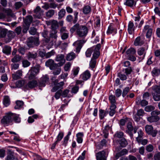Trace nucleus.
<instances>
[{"label":"nucleus","mask_w":160,"mask_h":160,"mask_svg":"<svg viewBox=\"0 0 160 160\" xmlns=\"http://www.w3.org/2000/svg\"><path fill=\"white\" fill-rule=\"evenodd\" d=\"M75 30H77V35L80 37L85 36L88 33V29L84 26L79 25L78 24H76L70 29L71 32H73Z\"/></svg>","instance_id":"1"},{"label":"nucleus","mask_w":160,"mask_h":160,"mask_svg":"<svg viewBox=\"0 0 160 160\" xmlns=\"http://www.w3.org/2000/svg\"><path fill=\"white\" fill-rule=\"evenodd\" d=\"M151 116L147 118L148 121L150 122H156L160 119V118L158 115H160V111L156 110L151 113Z\"/></svg>","instance_id":"2"},{"label":"nucleus","mask_w":160,"mask_h":160,"mask_svg":"<svg viewBox=\"0 0 160 160\" xmlns=\"http://www.w3.org/2000/svg\"><path fill=\"white\" fill-rule=\"evenodd\" d=\"M40 67L39 65H37L31 68L29 71L30 75L28 78L29 79H32L35 78L39 72Z\"/></svg>","instance_id":"3"},{"label":"nucleus","mask_w":160,"mask_h":160,"mask_svg":"<svg viewBox=\"0 0 160 160\" xmlns=\"http://www.w3.org/2000/svg\"><path fill=\"white\" fill-rule=\"evenodd\" d=\"M12 113L9 112L3 117L1 120V123L3 124H8L12 122Z\"/></svg>","instance_id":"4"},{"label":"nucleus","mask_w":160,"mask_h":160,"mask_svg":"<svg viewBox=\"0 0 160 160\" xmlns=\"http://www.w3.org/2000/svg\"><path fill=\"white\" fill-rule=\"evenodd\" d=\"M145 129L148 134L152 135L153 137H155L156 136L158 131L156 129L153 130L152 126L147 125L145 127Z\"/></svg>","instance_id":"5"},{"label":"nucleus","mask_w":160,"mask_h":160,"mask_svg":"<svg viewBox=\"0 0 160 160\" xmlns=\"http://www.w3.org/2000/svg\"><path fill=\"white\" fill-rule=\"evenodd\" d=\"M45 65L49 68L50 70H54L58 66V64L55 63L52 59H49L45 62Z\"/></svg>","instance_id":"6"},{"label":"nucleus","mask_w":160,"mask_h":160,"mask_svg":"<svg viewBox=\"0 0 160 160\" xmlns=\"http://www.w3.org/2000/svg\"><path fill=\"white\" fill-rule=\"evenodd\" d=\"M34 14L33 15L35 18L40 19L42 17V15L43 12V11L41 9V8L39 6H37L33 10Z\"/></svg>","instance_id":"7"},{"label":"nucleus","mask_w":160,"mask_h":160,"mask_svg":"<svg viewBox=\"0 0 160 160\" xmlns=\"http://www.w3.org/2000/svg\"><path fill=\"white\" fill-rule=\"evenodd\" d=\"M55 60L57 62H60L59 63L57 64H58V66H62L65 62L64 55L62 54L57 55Z\"/></svg>","instance_id":"8"},{"label":"nucleus","mask_w":160,"mask_h":160,"mask_svg":"<svg viewBox=\"0 0 160 160\" xmlns=\"http://www.w3.org/2000/svg\"><path fill=\"white\" fill-rule=\"evenodd\" d=\"M85 42L84 40H79L76 41L73 43V45L76 47V50L77 52H79L82 47L83 44Z\"/></svg>","instance_id":"9"},{"label":"nucleus","mask_w":160,"mask_h":160,"mask_svg":"<svg viewBox=\"0 0 160 160\" xmlns=\"http://www.w3.org/2000/svg\"><path fill=\"white\" fill-rule=\"evenodd\" d=\"M101 44H98L94 49V53L92 58L96 59L100 55L99 49L101 48Z\"/></svg>","instance_id":"10"},{"label":"nucleus","mask_w":160,"mask_h":160,"mask_svg":"<svg viewBox=\"0 0 160 160\" xmlns=\"http://www.w3.org/2000/svg\"><path fill=\"white\" fill-rule=\"evenodd\" d=\"M105 152L102 151L96 153V157L97 160H105L106 159L105 156Z\"/></svg>","instance_id":"11"},{"label":"nucleus","mask_w":160,"mask_h":160,"mask_svg":"<svg viewBox=\"0 0 160 160\" xmlns=\"http://www.w3.org/2000/svg\"><path fill=\"white\" fill-rule=\"evenodd\" d=\"M16 35L15 33L12 31H9L7 34V38L6 39V41L7 42H10L12 39L14 38Z\"/></svg>","instance_id":"12"},{"label":"nucleus","mask_w":160,"mask_h":160,"mask_svg":"<svg viewBox=\"0 0 160 160\" xmlns=\"http://www.w3.org/2000/svg\"><path fill=\"white\" fill-rule=\"evenodd\" d=\"M48 76L46 75L43 76L42 78V80L39 82V86L40 87H43L45 86V83L48 82L49 80Z\"/></svg>","instance_id":"13"},{"label":"nucleus","mask_w":160,"mask_h":160,"mask_svg":"<svg viewBox=\"0 0 160 160\" xmlns=\"http://www.w3.org/2000/svg\"><path fill=\"white\" fill-rule=\"evenodd\" d=\"M27 58L30 60L35 59L38 57V54L36 52H29L27 54Z\"/></svg>","instance_id":"14"},{"label":"nucleus","mask_w":160,"mask_h":160,"mask_svg":"<svg viewBox=\"0 0 160 160\" xmlns=\"http://www.w3.org/2000/svg\"><path fill=\"white\" fill-rule=\"evenodd\" d=\"M33 20V18L31 15L27 16L24 19V23L30 25Z\"/></svg>","instance_id":"15"},{"label":"nucleus","mask_w":160,"mask_h":160,"mask_svg":"<svg viewBox=\"0 0 160 160\" xmlns=\"http://www.w3.org/2000/svg\"><path fill=\"white\" fill-rule=\"evenodd\" d=\"M63 136V133L62 132H60L59 133L58 136H57V141L53 144L52 147H51V149H52L54 148L55 146L58 142L60 141L62 138Z\"/></svg>","instance_id":"16"},{"label":"nucleus","mask_w":160,"mask_h":160,"mask_svg":"<svg viewBox=\"0 0 160 160\" xmlns=\"http://www.w3.org/2000/svg\"><path fill=\"white\" fill-rule=\"evenodd\" d=\"M22 75V72L21 70H18L15 74H13V78L15 80H17Z\"/></svg>","instance_id":"17"},{"label":"nucleus","mask_w":160,"mask_h":160,"mask_svg":"<svg viewBox=\"0 0 160 160\" xmlns=\"http://www.w3.org/2000/svg\"><path fill=\"white\" fill-rule=\"evenodd\" d=\"M134 24L133 22L130 21L129 22L128 28V31L129 34H132L134 31V28H133Z\"/></svg>","instance_id":"18"},{"label":"nucleus","mask_w":160,"mask_h":160,"mask_svg":"<svg viewBox=\"0 0 160 160\" xmlns=\"http://www.w3.org/2000/svg\"><path fill=\"white\" fill-rule=\"evenodd\" d=\"M136 3V1L134 0H126L124 4L128 6L132 7L133 5L135 6Z\"/></svg>","instance_id":"19"},{"label":"nucleus","mask_w":160,"mask_h":160,"mask_svg":"<svg viewBox=\"0 0 160 160\" xmlns=\"http://www.w3.org/2000/svg\"><path fill=\"white\" fill-rule=\"evenodd\" d=\"M55 14V10L50 9L45 12V16L47 18H50L52 17Z\"/></svg>","instance_id":"20"},{"label":"nucleus","mask_w":160,"mask_h":160,"mask_svg":"<svg viewBox=\"0 0 160 160\" xmlns=\"http://www.w3.org/2000/svg\"><path fill=\"white\" fill-rule=\"evenodd\" d=\"M75 57V53L73 52H71L67 54L66 59L67 61H70L73 59Z\"/></svg>","instance_id":"21"},{"label":"nucleus","mask_w":160,"mask_h":160,"mask_svg":"<svg viewBox=\"0 0 160 160\" xmlns=\"http://www.w3.org/2000/svg\"><path fill=\"white\" fill-rule=\"evenodd\" d=\"M63 84L64 82H61L57 84L52 89V92H55L58 89L62 86H63Z\"/></svg>","instance_id":"22"},{"label":"nucleus","mask_w":160,"mask_h":160,"mask_svg":"<svg viewBox=\"0 0 160 160\" xmlns=\"http://www.w3.org/2000/svg\"><path fill=\"white\" fill-rule=\"evenodd\" d=\"M83 136V133L82 132H79L76 135L77 137V141L78 143H81L82 142V137Z\"/></svg>","instance_id":"23"},{"label":"nucleus","mask_w":160,"mask_h":160,"mask_svg":"<svg viewBox=\"0 0 160 160\" xmlns=\"http://www.w3.org/2000/svg\"><path fill=\"white\" fill-rule=\"evenodd\" d=\"M4 11L8 16L14 17L15 16L12 10L9 8L5 9Z\"/></svg>","instance_id":"24"},{"label":"nucleus","mask_w":160,"mask_h":160,"mask_svg":"<svg viewBox=\"0 0 160 160\" xmlns=\"http://www.w3.org/2000/svg\"><path fill=\"white\" fill-rule=\"evenodd\" d=\"M11 47L8 46H5L3 49V52L7 54H9L11 52Z\"/></svg>","instance_id":"25"},{"label":"nucleus","mask_w":160,"mask_h":160,"mask_svg":"<svg viewBox=\"0 0 160 160\" xmlns=\"http://www.w3.org/2000/svg\"><path fill=\"white\" fill-rule=\"evenodd\" d=\"M7 29L6 28L0 29V39L4 38L7 33Z\"/></svg>","instance_id":"26"},{"label":"nucleus","mask_w":160,"mask_h":160,"mask_svg":"<svg viewBox=\"0 0 160 160\" xmlns=\"http://www.w3.org/2000/svg\"><path fill=\"white\" fill-rule=\"evenodd\" d=\"M143 43V42L141 40L140 37H138L135 39L134 42V45L136 46H140Z\"/></svg>","instance_id":"27"},{"label":"nucleus","mask_w":160,"mask_h":160,"mask_svg":"<svg viewBox=\"0 0 160 160\" xmlns=\"http://www.w3.org/2000/svg\"><path fill=\"white\" fill-rule=\"evenodd\" d=\"M21 59V56L18 55H16L11 59V61L14 63L20 61Z\"/></svg>","instance_id":"28"},{"label":"nucleus","mask_w":160,"mask_h":160,"mask_svg":"<svg viewBox=\"0 0 160 160\" xmlns=\"http://www.w3.org/2000/svg\"><path fill=\"white\" fill-rule=\"evenodd\" d=\"M82 79L86 80L90 77L91 75L89 71H86L82 75Z\"/></svg>","instance_id":"29"},{"label":"nucleus","mask_w":160,"mask_h":160,"mask_svg":"<svg viewBox=\"0 0 160 160\" xmlns=\"http://www.w3.org/2000/svg\"><path fill=\"white\" fill-rule=\"evenodd\" d=\"M58 23L57 21L53 20V22L51 26V29H57L58 28Z\"/></svg>","instance_id":"30"},{"label":"nucleus","mask_w":160,"mask_h":160,"mask_svg":"<svg viewBox=\"0 0 160 160\" xmlns=\"http://www.w3.org/2000/svg\"><path fill=\"white\" fill-rule=\"evenodd\" d=\"M50 33V36L51 38H54L56 39L57 38V33L58 31L57 29H51Z\"/></svg>","instance_id":"31"},{"label":"nucleus","mask_w":160,"mask_h":160,"mask_svg":"<svg viewBox=\"0 0 160 160\" xmlns=\"http://www.w3.org/2000/svg\"><path fill=\"white\" fill-rule=\"evenodd\" d=\"M91 10V8L90 6L87 5L84 7L83 9V12L85 14L89 13Z\"/></svg>","instance_id":"32"},{"label":"nucleus","mask_w":160,"mask_h":160,"mask_svg":"<svg viewBox=\"0 0 160 160\" xmlns=\"http://www.w3.org/2000/svg\"><path fill=\"white\" fill-rule=\"evenodd\" d=\"M10 103V100L9 97L8 96H5L3 100V103L6 106H8Z\"/></svg>","instance_id":"33"},{"label":"nucleus","mask_w":160,"mask_h":160,"mask_svg":"<svg viewBox=\"0 0 160 160\" xmlns=\"http://www.w3.org/2000/svg\"><path fill=\"white\" fill-rule=\"evenodd\" d=\"M153 93H160V83L159 85H155L152 87Z\"/></svg>","instance_id":"34"},{"label":"nucleus","mask_w":160,"mask_h":160,"mask_svg":"<svg viewBox=\"0 0 160 160\" xmlns=\"http://www.w3.org/2000/svg\"><path fill=\"white\" fill-rule=\"evenodd\" d=\"M37 82L36 80H32L29 82L28 85V87L30 88H33L35 87L37 85Z\"/></svg>","instance_id":"35"},{"label":"nucleus","mask_w":160,"mask_h":160,"mask_svg":"<svg viewBox=\"0 0 160 160\" xmlns=\"http://www.w3.org/2000/svg\"><path fill=\"white\" fill-rule=\"evenodd\" d=\"M110 129V127L108 125L106 126L103 130V132L104 134V137L105 138H107L108 137V130Z\"/></svg>","instance_id":"36"},{"label":"nucleus","mask_w":160,"mask_h":160,"mask_svg":"<svg viewBox=\"0 0 160 160\" xmlns=\"http://www.w3.org/2000/svg\"><path fill=\"white\" fill-rule=\"evenodd\" d=\"M25 83V81L24 80H19L17 81L16 83V87L20 88L23 86Z\"/></svg>","instance_id":"37"},{"label":"nucleus","mask_w":160,"mask_h":160,"mask_svg":"<svg viewBox=\"0 0 160 160\" xmlns=\"http://www.w3.org/2000/svg\"><path fill=\"white\" fill-rule=\"evenodd\" d=\"M66 11L64 9H61L58 12V19L62 18L65 15Z\"/></svg>","instance_id":"38"},{"label":"nucleus","mask_w":160,"mask_h":160,"mask_svg":"<svg viewBox=\"0 0 160 160\" xmlns=\"http://www.w3.org/2000/svg\"><path fill=\"white\" fill-rule=\"evenodd\" d=\"M16 105L15 107V109H19L22 107L23 104V102L22 101H17L16 102Z\"/></svg>","instance_id":"39"},{"label":"nucleus","mask_w":160,"mask_h":160,"mask_svg":"<svg viewBox=\"0 0 160 160\" xmlns=\"http://www.w3.org/2000/svg\"><path fill=\"white\" fill-rule=\"evenodd\" d=\"M160 93H152L153 98L154 100L156 101L160 100Z\"/></svg>","instance_id":"40"},{"label":"nucleus","mask_w":160,"mask_h":160,"mask_svg":"<svg viewBox=\"0 0 160 160\" xmlns=\"http://www.w3.org/2000/svg\"><path fill=\"white\" fill-rule=\"evenodd\" d=\"M12 118H13L14 121L16 122H20V118L19 117V115L13 113H12Z\"/></svg>","instance_id":"41"},{"label":"nucleus","mask_w":160,"mask_h":160,"mask_svg":"<svg viewBox=\"0 0 160 160\" xmlns=\"http://www.w3.org/2000/svg\"><path fill=\"white\" fill-rule=\"evenodd\" d=\"M32 39H33V37L29 38L27 41V45L29 48L33 47L34 46L33 41Z\"/></svg>","instance_id":"42"},{"label":"nucleus","mask_w":160,"mask_h":160,"mask_svg":"<svg viewBox=\"0 0 160 160\" xmlns=\"http://www.w3.org/2000/svg\"><path fill=\"white\" fill-rule=\"evenodd\" d=\"M29 25L25 24L24 23L22 25L23 29L22 32L23 33H27L28 30L29 28L30 27Z\"/></svg>","instance_id":"43"},{"label":"nucleus","mask_w":160,"mask_h":160,"mask_svg":"<svg viewBox=\"0 0 160 160\" xmlns=\"http://www.w3.org/2000/svg\"><path fill=\"white\" fill-rule=\"evenodd\" d=\"M120 144L121 147H124L127 145L128 143L125 138H122L120 141Z\"/></svg>","instance_id":"44"},{"label":"nucleus","mask_w":160,"mask_h":160,"mask_svg":"<svg viewBox=\"0 0 160 160\" xmlns=\"http://www.w3.org/2000/svg\"><path fill=\"white\" fill-rule=\"evenodd\" d=\"M60 67V66H58L57 68L54 70V71L53 72V74L54 75H58L60 73L61 71V68Z\"/></svg>","instance_id":"45"},{"label":"nucleus","mask_w":160,"mask_h":160,"mask_svg":"<svg viewBox=\"0 0 160 160\" xmlns=\"http://www.w3.org/2000/svg\"><path fill=\"white\" fill-rule=\"evenodd\" d=\"M93 48H88L86 52V55L87 57H89L91 56V54L93 51Z\"/></svg>","instance_id":"46"},{"label":"nucleus","mask_w":160,"mask_h":160,"mask_svg":"<svg viewBox=\"0 0 160 160\" xmlns=\"http://www.w3.org/2000/svg\"><path fill=\"white\" fill-rule=\"evenodd\" d=\"M136 52V51L134 49L131 48L128 49L126 52L127 54H134Z\"/></svg>","instance_id":"47"},{"label":"nucleus","mask_w":160,"mask_h":160,"mask_svg":"<svg viewBox=\"0 0 160 160\" xmlns=\"http://www.w3.org/2000/svg\"><path fill=\"white\" fill-rule=\"evenodd\" d=\"M145 49L143 48H139L138 51V54L139 55H142L143 54L145 55Z\"/></svg>","instance_id":"48"},{"label":"nucleus","mask_w":160,"mask_h":160,"mask_svg":"<svg viewBox=\"0 0 160 160\" xmlns=\"http://www.w3.org/2000/svg\"><path fill=\"white\" fill-rule=\"evenodd\" d=\"M155 109V107L151 105H149L145 107V110L148 112H151Z\"/></svg>","instance_id":"49"},{"label":"nucleus","mask_w":160,"mask_h":160,"mask_svg":"<svg viewBox=\"0 0 160 160\" xmlns=\"http://www.w3.org/2000/svg\"><path fill=\"white\" fill-rule=\"evenodd\" d=\"M96 63V59L92 58L90 62V66L92 68H95Z\"/></svg>","instance_id":"50"},{"label":"nucleus","mask_w":160,"mask_h":160,"mask_svg":"<svg viewBox=\"0 0 160 160\" xmlns=\"http://www.w3.org/2000/svg\"><path fill=\"white\" fill-rule=\"evenodd\" d=\"M22 30V27L20 26H18L15 29V32L18 35H19L21 33Z\"/></svg>","instance_id":"51"},{"label":"nucleus","mask_w":160,"mask_h":160,"mask_svg":"<svg viewBox=\"0 0 160 160\" xmlns=\"http://www.w3.org/2000/svg\"><path fill=\"white\" fill-rule=\"evenodd\" d=\"M113 32H116V29H114L113 27L112 26H110L108 28V29L107 31V33L108 34L111 33Z\"/></svg>","instance_id":"52"},{"label":"nucleus","mask_w":160,"mask_h":160,"mask_svg":"<svg viewBox=\"0 0 160 160\" xmlns=\"http://www.w3.org/2000/svg\"><path fill=\"white\" fill-rule=\"evenodd\" d=\"M138 137L136 138V140L138 142L141 141L140 140L142 139V137L143 136L142 132L141 131H140L138 132Z\"/></svg>","instance_id":"53"},{"label":"nucleus","mask_w":160,"mask_h":160,"mask_svg":"<svg viewBox=\"0 0 160 160\" xmlns=\"http://www.w3.org/2000/svg\"><path fill=\"white\" fill-rule=\"evenodd\" d=\"M37 30L34 27H31L29 30V32L31 34L34 35L36 34Z\"/></svg>","instance_id":"54"},{"label":"nucleus","mask_w":160,"mask_h":160,"mask_svg":"<svg viewBox=\"0 0 160 160\" xmlns=\"http://www.w3.org/2000/svg\"><path fill=\"white\" fill-rule=\"evenodd\" d=\"M62 93V90H59L54 95V97L56 99L59 98L60 96L61 95Z\"/></svg>","instance_id":"55"},{"label":"nucleus","mask_w":160,"mask_h":160,"mask_svg":"<svg viewBox=\"0 0 160 160\" xmlns=\"http://www.w3.org/2000/svg\"><path fill=\"white\" fill-rule=\"evenodd\" d=\"M153 149V147L152 144H149L146 147V150L148 152H151Z\"/></svg>","instance_id":"56"},{"label":"nucleus","mask_w":160,"mask_h":160,"mask_svg":"<svg viewBox=\"0 0 160 160\" xmlns=\"http://www.w3.org/2000/svg\"><path fill=\"white\" fill-rule=\"evenodd\" d=\"M129 87H126L123 90L122 93V96L123 97H124L129 92Z\"/></svg>","instance_id":"57"},{"label":"nucleus","mask_w":160,"mask_h":160,"mask_svg":"<svg viewBox=\"0 0 160 160\" xmlns=\"http://www.w3.org/2000/svg\"><path fill=\"white\" fill-rule=\"evenodd\" d=\"M55 52L53 51L48 52L47 53H46L45 57L46 58H48L54 55Z\"/></svg>","instance_id":"58"},{"label":"nucleus","mask_w":160,"mask_h":160,"mask_svg":"<svg viewBox=\"0 0 160 160\" xmlns=\"http://www.w3.org/2000/svg\"><path fill=\"white\" fill-rule=\"evenodd\" d=\"M105 112H104V111L102 109L99 110V116L101 119H102L104 117L106 113Z\"/></svg>","instance_id":"59"},{"label":"nucleus","mask_w":160,"mask_h":160,"mask_svg":"<svg viewBox=\"0 0 160 160\" xmlns=\"http://www.w3.org/2000/svg\"><path fill=\"white\" fill-rule=\"evenodd\" d=\"M160 72V70L156 68H154L152 71V74L155 76H158V75Z\"/></svg>","instance_id":"60"},{"label":"nucleus","mask_w":160,"mask_h":160,"mask_svg":"<svg viewBox=\"0 0 160 160\" xmlns=\"http://www.w3.org/2000/svg\"><path fill=\"white\" fill-rule=\"evenodd\" d=\"M22 64L24 67H27L29 66L30 64V62L27 60H24L22 62Z\"/></svg>","instance_id":"61"},{"label":"nucleus","mask_w":160,"mask_h":160,"mask_svg":"<svg viewBox=\"0 0 160 160\" xmlns=\"http://www.w3.org/2000/svg\"><path fill=\"white\" fill-rule=\"evenodd\" d=\"M61 37L62 39H66L68 37V33L66 32L63 33L62 34H61Z\"/></svg>","instance_id":"62"},{"label":"nucleus","mask_w":160,"mask_h":160,"mask_svg":"<svg viewBox=\"0 0 160 160\" xmlns=\"http://www.w3.org/2000/svg\"><path fill=\"white\" fill-rule=\"evenodd\" d=\"M22 5V4L20 2H17L15 4V8L16 9H18L21 8Z\"/></svg>","instance_id":"63"},{"label":"nucleus","mask_w":160,"mask_h":160,"mask_svg":"<svg viewBox=\"0 0 160 160\" xmlns=\"http://www.w3.org/2000/svg\"><path fill=\"white\" fill-rule=\"evenodd\" d=\"M15 159L14 155L12 153H10L8 155L7 157V160H13Z\"/></svg>","instance_id":"64"}]
</instances>
